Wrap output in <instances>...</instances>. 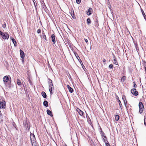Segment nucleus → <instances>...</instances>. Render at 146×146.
<instances>
[{"mask_svg": "<svg viewBox=\"0 0 146 146\" xmlns=\"http://www.w3.org/2000/svg\"><path fill=\"white\" fill-rule=\"evenodd\" d=\"M51 38H52V40L53 42V44H55L56 42V40L54 35V34H52L51 36Z\"/></svg>", "mask_w": 146, "mask_h": 146, "instance_id": "7", "label": "nucleus"}, {"mask_svg": "<svg viewBox=\"0 0 146 146\" xmlns=\"http://www.w3.org/2000/svg\"><path fill=\"white\" fill-rule=\"evenodd\" d=\"M113 58H114V59H113L114 63L116 65H118V63L116 59V58L115 57V56L114 55H113Z\"/></svg>", "mask_w": 146, "mask_h": 146, "instance_id": "17", "label": "nucleus"}, {"mask_svg": "<svg viewBox=\"0 0 146 146\" xmlns=\"http://www.w3.org/2000/svg\"><path fill=\"white\" fill-rule=\"evenodd\" d=\"M33 1L34 3V5L35 8H36V6L35 5V3H36V2L35 0H33Z\"/></svg>", "mask_w": 146, "mask_h": 146, "instance_id": "39", "label": "nucleus"}, {"mask_svg": "<svg viewBox=\"0 0 146 146\" xmlns=\"http://www.w3.org/2000/svg\"><path fill=\"white\" fill-rule=\"evenodd\" d=\"M119 116L118 115L115 116V119L116 121H118L119 119Z\"/></svg>", "mask_w": 146, "mask_h": 146, "instance_id": "19", "label": "nucleus"}, {"mask_svg": "<svg viewBox=\"0 0 146 146\" xmlns=\"http://www.w3.org/2000/svg\"><path fill=\"white\" fill-rule=\"evenodd\" d=\"M118 101H119V104L120 107L121 108V109H122V105L121 102L119 100Z\"/></svg>", "mask_w": 146, "mask_h": 146, "instance_id": "23", "label": "nucleus"}, {"mask_svg": "<svg viewBox=\"0 0 146 146\" xmlns=\"http://www.w3.org/2000/svg\"><path fill=\"white\" fill-rule=\"evenodd\" d=\"M143 108H139V113H141L143 111Z\"/></svg>", "mask_w": 146, "mask_h": 146, "instance_id": "22", "label": "nucleus"}, {"mask_svg": "<svg viewBox=\"0 0 146 146\" xmlns=\"http://www.w3.org/2000/svg\"><path fill=\"white\" fill-rule=\"evenodd\" d=\"M41 32V30L40 29H38L37 31V33H40Z\"/></svg>", "mask_w": 146, "mask_h": 146, "instance_id": "33", "label": "nucleus"}, {"mask_svg": "<svg viewBox=\"0 0 146 146\" xmlns=\"http://www.w3.org/2000/svg\"><path fill=\"white\" fill-rule=\"evenodd\" d=\"M76 2L77 4H79L81 2V0H76Z\"/></svg>", "mask_w": 146, "mask_h": 146, "instance_id": "31", "label": "nucleus"}, {"mask_svg": "<svg viewBox=\"0 0 146 146\" xmlns=\"http://www.w3.org/2000/svg\"><path fill=\"white\" fill-rule=\"evenodd\" d=\"M20 56L22 59V61L23 62H24V59L25 55L24 54V52L21 50H20Z\"/></svg>", "mask_w": 146, "mask_h": 146, "instance_id": "4", "label": "nucleus"}, {"mask_svg": "<svg viewBox=\"0 0 146 146\" xmlns=\"http://www.w3.org/2000/svg\"><path fill=\"white\" fill-rule=\"evenodd\" d=\"M4 33H3L1 31H0V35H1L2 36V35H3Z\"/></svg>", "mask_w": 146, "mask_h": 146, "instance_id": "40", "label": "nucleus"}, {"mask_svg": "<svg viewBox=\"0 0 146 146\" xmlns=\"http://www.w3.org/2000/svg\"><path fill=\"white\" fill-rule=\"evenodd\" d=\"M75 54V55L76 56V57L77 59H78V58H80L78 56V54H77L76 53Z\"/></svg>", "mask_w": 146, "mask_h": 146, "instance_id": "30", "label": "nucleus"}, {"mask_svg": "<svg viewBox=\"0 0 146 146\" xmlns=\"http://www.w3.org/2000/svg\"><path fill=\"white\" fill-rule=\"evenodd\" d=\"M41 5L42 7V9H44L45 11V9H46V7L44 2H41Z\"/></svg>", "mask_w": 146, "mask_h": 146, "instance_id": "12", "label": "nucleus"}, {"mask_svg": "<svg viewBox=\"0 0 146 146\" xmlns=\"http://www.w3.org/2000/svg\"><path fill=\"white\" fill-rule=\"evenodd\" d=\"M108 7L110 9H111V6L110 5H109Z\"/></svg>", "mask_w": 146, "mask_h": 146, "instance_id": "45", "label": "nucleus"}, {"mask_svg": "<svg viewBox=\"0 0 146 146\" xmlns=\"http://www.w3.org/2000/svg\"><path fill=\"white\" fill-rule=\"evenodd\" d=\"M2 38L5 39H7L9 38V35L5 33H4L3 35H2Z\"/></svg>", "mask_w": 146, "mask_h": 146, "instance_id": "5", "label": "nucleus"}, {"mask_svg": "<svg viewBox=\"0 0 146 146\" xmlns=\"http://www.w3.org/2000/svg\"><path fill=\"white\" fill-rule=\"evenodd\" d=\"M104 138H103V140L104 142H105L106 141H107V140L106 139L107 137H106L105 136H104Z\"/></svg>", "mask_w": 146, "mask_h": 146, "instance_id": "28", "label": "nucleus"}, {"mask_svg": "<svg viewBox=\"0 0 146 146\" xmlns=\"http://www.w3.org/2000/svg\"><path fill=\"white\" fill-rule=\"evenodd\" d=\"M48 84H51L52 83V80L50 79L49 78H48Z\"/></svg>", "mask_w": 146, "mask_h": 146, "instance_id": "24", "label": "nucleus"}, {"mask_svg": "<svg viewBox=\"0 0 146 146\" xmlns=\"http://www.w3.org/2000/svg\"><path fill=\"white\" fill-rule=\"evenodd\" d=\"M53 89H54V86H53V87H49V90L51 94L52 93V91Z\"/></svg>", "mask_w": 146, "mask_h": 146, "instance_id": "18", "label": "nucleus"}, {"mask_svg": "<svg viewBox=\"0 0 146 146\" xmlns=\"http://www.w3.org/2000/svg\"><path fill=\"white\" fill-rule=\"evenodd\" d=\"M10 38L14 44L15 46H16L17 45V43L15 39L11 37H10Z\"/></svg>", "mask_w": 146, "mask_h": 146, "instance_id": "9", "label": "nucleus"}, {"mask_svg": "<svg viewBox=\"0 0 146 146\" xmlns=\"http://www.w3.org/2000/svg\"><path fill=\"white\" fill-rule=\"evenodd\" d=\"M139 108H144L143 105L142 103L141 102H139Z\"/></svg>", "mask_w": 146, "mask_h": 146, "instance_id": "14", "label": "nucleus"}, {"mask_svg": "<svg viewBox=\"0 0 146 146\" xmlns=\"http://www.w3.org/2000/svg\"><path fill=\"white\" fill-rule=\"evenodd\" d=\"M101 136L102 137H104V133L102 131H101Z\"/></svg>", "mask_w": 146, "mask_h": 146, "instance_id": "27", "label": "nucleus"}, {"mask_svg": "<svg viewBox=\"0 0 146 146\" xmlns=\"http://www.w3.org/2000/svg\"><path fill=\"white\" fill-rule=\"evenodd\" d=\"M46 111L48 114L50 115L51 117L53 116V115L52 113V112L49 110H47Z\"/></svg>", "mask_w": 146, "mask_h": 146, "instance_id": "13", "label": "nucleus"}, {"mask_svg": "<svg viewBox=\"0 0 146 146\" xmlns=\"http://www.w3.org/2000/svg\"><path fill=\"white\" fill-rule=\"evenodd\" d=\"M30 139L32 143H33L35 141V138L33 134L31 133L30 135Z\"/></svg>", "mask_w": 146, "mask_h": 146, "instance_id": "2", "label": "nucleus"}, {"mask_svg": "<svg viewBox=\"0 0 146 146\" xmlns=\"http://www.w3.org/2000/svg\"><path fill=\"white\" fill-rule=\"evenodd\" d=\"M131 93L134 95L137 96L138 94V92L136 91V89L135 88H133L131 90Z\"/></svg>", "mask_w": 146, "mask_h": 146, "instance_id": "3", "label": "nucleus"}, {"mask_svg": "<svg viewBox=\"0 0 146 146\" xmlns=\"http://www.w3.org/2000/svg\"><path fill=\"white\" fill-rule=\"evenodd\" d=\"M43 105L46 107H47L48 106V102L47 101H44L43 102Z\"/></svg>", "mask_w": 146, "mask_h": 146, "instance_id": "15", "label": "nucleus"}, {"mask_svg": "<svg viewBox=\"0 0 146 146\" xmlns=\"http://www.w3.org/2000/svg\"><path fill=\"white\" fill-rule=\"evenodd\" d=\"M106 61V60L104 58L103 59V62H105Z\"/></svg>", "mask_w": 146, "mask_h": 146, "instance_id": "44", "label": "nucleus"}, {"mask_svg": "<svg viewBox=\"0 0 146 146\" xmlns=\"http://www.w3.org/2000/svg\"><path fill=\"white\" fill-rule=\"evenodd\" d=\"M43 38H44V39H45L46 40V35H45L44 33H43Z\"/></svg>", "mask_w": 146, "mask_h": 146, "instance_id": "26", "label": "nucleus"}, {"mask_svg": "<svg viewBox=\"0 0 146 146\" xmlns=\"http://www.w3.org/2000/svg\"><path fill=\"white\" fill-rule=\"evenodd\" d=\"M9 80V77L7 76H5L3 78V81L4 82H6Z\"/></svg>", "mask_w": 146, "mask_h": 146, "instance_id": "10", "label": "nucleus"}, {"mask_svg": "<svg viewBox=\"0 0 146 146\" xmlns=\"http://www.w3.org/2000/svg\"><path fill=\"white\" fill-rule=\"evenodd\" d=\"M6 103L5 101L0 102V108L4 109L5 108Z\"/></svg>", "mask_w": 146, "mask_h": 146, "instance_id": "1", "label": "nucleus"}, {"mask_svg": "<svg viewBox=\"0 0 146 146\" xmlns=\"http://www.w3.org/2000/svg\"><path fill=\"white\" fill-rule=\"evenodd\" d=\"M87 23L88 24H89L90 23H91V20L90 18H88V19H87Z\"/></svg>", "mask_w": 146, "mask_h": 146, "instance_id": "21", "label": "nucleus"}, {"mask_svg": "<svg viewBox=\"0 0 146 146\" xmlns=\"http://www.w3.org/2000/svg\"><path fill=\"white\" fill-rule=\"evenodd\" d=\"M77 111L80 115H83L84 113L81 110H80L79 109H77Z\"/></svg>", "mask_w": 146, "mask_h": 146, "instance_id": "11", "label": "nucleus"}, {"mask_svg": "<svg viewBox=\"0 0 146 146\" xmlns=\"http://www.w3.org/2000/svg\"><path fill=\"white\" fill-rule=\"evenodd\" d=\"M6 27V24H3V25H2V27L4 28H5Z\"/></svg>", "mask_w": 146, "mask_h": 146, "instance_id": "36", "label": "nucleus"}, {"mask_svg": "<svg viewBox=\"0 0 146 146\" xmlns=\"http://www.w3.org/2000/svg\"><path fill=\"white\" fill-rule=\"evenodd\" d=\"M133 83H134V84L133 87L134 88H136L137 86L136 84H135V82H134Z\"/></svg>", "mask_w": 146, "mask_h": 146, "instance_id": "37", "label": "nucleus"}, {"mask_svg": "<svg viewBox=\"0 0 146 146\" xmlns=\"http://www.w3.org/2000/svg\"><path fill=\"white\" fill-rule=\"evenodd\" d=\"M74 12H73V15H72V14H71V16L72 17V18H73L74 19L75 17H74Z\"/></svg>", "mask_w": 146, "mask_h": 146, "instance_id": "41", "label": "nucleus"}, {"mask_svg": "<svg viewBox=\"0 0 146 146\" xmlns=\"http://www.w3.org/2000/svg\"><path fill=\"white\" fill-rule=\"evenodd\" d=\"M17 84L19 86H20L21 85V82L19 79H17Z\"/></svg>", "mask_w": 146, "mask_h": 146, "instance_id": "20", "label": "nucleus"}, {"mask_svg": "<svg viewBox=\"0 0 146 146\" xmlns=\"http://www.w3.org/2000/svg\"><path fill=\"white\" fill-rule=\"evenodd\" d=\"M49 87H53V85L52 83L51 84H49Z\"/></svg>", "mask_w": 146, "mask_h": 146, "instance_id": "32", "label": "nucleus"}, {"mask_svg": "<svg viewBox=\"0 0 146 146\" xmlns=\"http://www.w3.org/2000/svg\"><path fill=\"white\" fill-rule=\"evenodd\" d=\"M124 103L125 104V105L126 109L127 108V104H126V103L125 102V101L124 100Z\"/></svg>", "mask_w": 146, "mask_h": 146, "instance_id": "38", "label": "nucleus"}, {"mask_svg": "<svg viewBox=\"0 0 146 146\" xmlns=\"http://www.w3.org/2000/svg\"><path fill=\"white\" fill-rule=\"evenodd\" d=\"M67 87L70 92L71 93H72L73 92V89L69 85H67Z\"/></svg>", "mask_w": 146, "mask_h": 146, "instance_id": "8", "label": "nucleus"}, {"mask_svg": "<svg viewBox=\"0 0 146 146\" xmlns=\"http://www.w3.org/2000/svg\"><path fill=\"white\" fill-rule=\"evenodd\" d=\"M92 9L91 8H89L88 11L86 12V13L88 15H90L92 13Z\"/></svg>", "mask_w": 146, "mask_h": 146, "instance_id": "6", "label": "nucleus"}, {"mask_svg": "<svg viewBox=\"0 0 146 146\" xmlns=\"http://www.w3.org/2000/svg\"><path fill=\"white\" fill-rule=\"evenodd\" d=\"M126 77L125 76H122L121 79V80H123V81L125 80Z\"/></svg>", "mask_w": 146, "mask_h": 146, "instance_id": "25", "label": "nucleus"}, {"mask_svg": "<svg viewBox=\"0 0 146 146\" xmlns=\"http://www.w3.org/2000/svg\"><path fill=\"white\" fill-rule=\"evenodd\" d=\"M2 117L1 113V111H0V119H1Z\"/></svg>", "mask_w": 146, "mask_h": 146, "instance_id": "42", "label": "nucleus"}, {"mask_svg": "<svg viewBox=\"0 0 146 146\" xmlns=\"http://www.w3.org/2000/svg\"><path fill=\"white\" fill-rule=\"evenodd\" d=\"M84 40H85V41L86 42V43L88 42V40H87V39H84Z\"/></svg>", "mask_w": 146, "mask_h": 146, "instance_id": "43", "label": "nucleus"}, {"mask_svg": "<svg viewBox=\"0 0 146 146\" xmlns=\"http://www.w3.org/2000/svg\"><path fill=\"white\" fill-rule=\"evenodd\" d=\"M106 146H111L110 144L108 142L105 143Z\"/></svg>", "mask_w": 146, "mask_h": 146, "instance_id": "35", "label": "nucleus"}, {"mask_svg": "<svg viewBox=\"0 0 146 146\" xmlns=\"http://www.w3.org/2000/svg\"><path fill=\"white\" fill-rule=\"evenodd\" d=\"M108 5H110V3H108Z\"/></svg>", "mask_w": 146, "mask_h": 146, "instance_id": "46", "label": "nucleus"}, {"mask_svg": "<svg viewBox=\"0 0 146 146\" xmlns=\"http://www.w3.org/2000/svg\"><path fill=\"white\" fill-rule=\"evenodd\" d=\"M28 80L29 82V83L31 85H32V83L31 81L30 80V78H28Z\"/></svg>", "mask_w": 146, "mask_h": 146, "instance_id": "34", "label": "nucleus"}, {"mask_svg": "<svg viewBox=\"0 0 146 146\" xmlns=\"http://www.w3.org/2000/svg\"><path fill=\"white\" fill-rule=\"evenodd\" d=\"M109 68L110 69L112 68H113V65L112 64H110L109 66Z\"/></svg>", "mask_w": 146, "mask_h": 146, "instance_id": "29", "label": "nucleus"}, {"mask_svg": "<svg viewBox=\"0 0 146 146\" xmlns=\"http://www.w3.org/2000/svg\"><path fill=\"white\" fill-rule=\"evenodd\" d=\"M42 95L44 98H46V93L44 92H42L41 93Z\"/></svg>", "mask_w": 146, "mask_h": 146, "instance_id": "16", "label": "nucleus"}]
</instances>
